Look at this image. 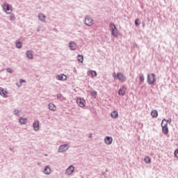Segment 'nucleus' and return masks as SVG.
Segmentation results:
<instances>
[{"mask_svg":"<svg viewBox=\"0 0 178 178\" xmlns=\"http://www.w3.org/2000/svg\"><path fill=\"white\" fill-rule=\"evenodd\" d=\"M0 95H1V97H3V98H6L9 95V92H8L6 89L0 88Z\"/></svg>","mask_w":178,"mask_h":178,"instance_id":"obj_9","label":"nucleus"},{"mask_svg":"<svg viewBox=\"0 0 178 178\" xmlns=\"http://www.w3.org/2000/svg\"><path fill=\"white\" fill-rule=\"evenodd\" d=\"M44 175H50L51 174V168H49V166H46L44 168Z\"/></svg>","mask_w":178,"mask_h":178,"instance_id":"obj_15","label":"nucleus"},{"mask_svg":"<svg viewBox=\"0 0 178 178\" xmlns=\"http://www.w3.org/2000/svg\"><path fill=\"white\" fill-rule=\"evenodd\" d=\"M151 115L152 116V118H158V111L156 110H153L151 112Z\"/></svg>","mask_w":178,"mask_h":178,"instance_id":"obj_22","label":"nucleus"},{"mask_svg":"<svg viewBox=\"0 0 178 178\" xmlns=\"http://www.w3.org/2000/svg\"><path fill=\"white\" fill-rule=\"evenodd\" d=\"M74 172V167L73 165H70L65 172V175H72Z\"/></svg>","mask_w":178,"mask_h":178,"instance_id":"obj_10","label":"nucleus"},{"mask_svg":"<svg viewBox=\"0 0 178 178\" xmlns=\"http://www.w3.org/2000/svg\"><path fill=\"white\" fill-rule=\"evenodd\" d=\"M2 8L3 12H5L7 15H10L12 13V5H9L8 3H4L2 4Z\"/></svg>","mask_w":178,"mask_h":178,"instance_id":"obj_2","label":"nucleus"},{"mask_svg":"<svg viewBox=\"0 0 178 178\" xmlns=\"http://www.w3.org/2000/svg\"><path fill=\"white\" fill-rule=\"evenodd\" d=\"M113 77L115 80H118L120 83H124L127 80L126 76L123 75L122 72H118L117 74L114 73Z\"/></svg>","mask_w":178,"mask_h":178,"instance_id":"obj_1","label":"nucleus"},{"mask_svg":"<svg viewBox=\"0 0 178 178\" xmlns=\"http://www.w3.org/2000/svg\"><path fill=\"white\" fill-rule=\"evenodd\" d=\"M39 17V20H41V22H45V16L44 14L42 13H40L38 15Z\"/></svg>","mask_w":178,"mask_h":178,"instance_id":"obj_21","label":"nucleus"},{"mask_svg":"<svg viewBox=\"0 0 178 178\" xmlns=\"http://www.w3.org/2000/svg\"><path fill=\"white\" fill-rule=\"evenodd\" d=\"M14 113H15V115H18V113H19V110H15Z\"/></svg>","mask_w":178,"mask_h":178,"instance_id":"obj_33","label":"nucleus"},{"mask_svg":"<svg viewBox=\"0 0 178 178\" xmlns=\"http://www.w3.org/2000/svg\"><path fill=\"white\" fill-rule=\"evenodd\" d=\"M106 144L109 145L112 143V138L111 137H106L104 139Z\"/></svg>","mask_w":178,"mask_h":178,"instance_id":"obj_20","label":"nucleus"},{"mask_svg":"<svg viewBox=\"0 0 178 178\" xmlns=\"http://www.w3.org/2000/svg\"><path fill=\"white\" fill-rule=\"evenodd\" d=\"M77 60H78V62H80L81 63H83V62L84 60V57L81 55H78Z\"/></svg>","mask_w":178,"mask_h":178,"instance_id":"obj_24","label":"nucleus"},{"mask_svg":"<svg viewBox=\"0 0 178 178\" xmlns=\"http://www.w3.org/2000/svg\"><path fill=\"white\" fill-rule=\"evenodd\" d=\"M19 82H20L21 84H22V83H26V81L23 79H20Z\"/></svg>","mask_w":178,"mask_h":178,"instance_id":"obj_35","label":"nucleus"},{"mask_svg":"<svg viewBox=\"0 0 178 178\" xmlns=\"http://www.w3.org/2000/svg\"><path fill=\"white\" fill-rule=\"evenodd\" d=\"M88 74H91L92 77H97V72L94 70H90L88 72Z\"/></svg>","mask_w":178,"mask_h":178,"instance_id":"obj_19","label":"nucleus"},{"mask_svg":"<svg viewBox=\"0 0 178 178\" xmlns=\"http://www.w3.org/2000/svg\"><path fill=\"white\" fill-rule=\"evenodd\" d=\"M26 56L29 58V59H33V53L31 51H26Z\"/></svg>","mask_w":178,"mask_h":178,"instance_id":"obj_23","label":"nucleus"},{"mask_svg":"<svg viewBox=\"0 0 178 178\" xmlns=\"http://www.w3.org/2000/svg\"><path fill=\"white\" fill-rule=\"evenodd\" d=\"M16 47H17V48H22V42H16Z\"/></svg>","mask_w":178,"mask_h":178,"instance_id":"obj_30","label":"nucleus"},{"mask_svg":"<svg viewBox=\"0 0 178 178\" xmlns=\"http://www.w3.org/2000/svg\"><path fill=\"white\" fill-rule=\"evenodd\" d=\"M166 121V119H163L161 123V127H168V122H165L164 124H163V122Z\"/></svg>","mask_w":178,"mask_h":178,"instance_id":"obj_26","label":"nucleus"},{"mask_svg":"<svg viewBox=\"0 0 178 178\" xmlns=\"http://www.w3.org/2000/svg\"><path fill=\"white\" fill-rule=\"evenodd\" d=\"M67 149H69V145H63L59 147L58 152H65V151H67Z\"/></svg>","mask_w":178,"mask_h":178,"instance_id":"obj_8","label":"nucleus"},{"mask_svg":"<svg viewBox=\"0 0 178 178\" xmlns=\"http://www.w3.org/2000/svg\"><path fill=\"white\" fill-rule=\"evenodd\" d=\"M112 118L114 119H118V118H119V113H118L117 111H113L112 112Z\"/></svg>","mask_w":178,"mask_h":178,"instance_id":"obj_18","label":"nucleus"},{"mask_svg":"<svg viewBox=\"0 0 178 178\" xmlns=\"http://www.w3.org/2000/svg\"><path fill=\"white\" fill-rule=\"evenodd\" d=\"M7 71L8 72V73H12L13 72L12 69L10 68L7 69Z\"/></svg>","mask_w":178,"mask_h":178,"instance_id":"obj_34","label":"nucleus"},{"mask_svg":"<svg viewBox=\"0 0 178 178\" xmlns=\"http://www.w3.org/2000/svg\"><path fill=\"white\" fill-rule=\"evenodd\" d=\"M144 162L146 163H151V158H149V156H145L144 159Z\"/></svg>","mask_w":178,"mask_h":178,"instance_id":"obj_25","label":"nucleus"},{"mask_svg":"<svg viewBox=\"0 0 178 178\" xmlns=\"http://www.w3.org/2000/svg\"><path fill=\"white\" fill-rule=\"evenodd\" d=\"M69 47L72 51H74L77 47V44L74 42H70Z\"/></svg>","mask_w":178,"mask_h":178,"instance_id":"obj_13","label":"nucleus"},{"mask_svg":"<svg viewBox=\"0 0 178 178\" xmlns=\"http://www.w3.org/2000/svg\"><path fill=\"white\" fill-rule=\"evenodd\" d=\"M134 23H135V26H136V27L140 26V24H141L139 19H135Z\"/></svg>","mask_w":178,"mask_h":178,"instance_id":"obj_28","label":"nucleus"},{"mask_svg":"<svg viewBox=\"0 0 178 178\" xmlns=\"http://www.w3.org/2000/svg\"><path fill=\"white\" fill-rule=\"evenodd\" d=\"M19 122L21 124H26L27 123V118H24L23 117H21L19 119Z\"/></svg>","mask_w":178,"mask_h":178,"instance_id":"obj_14","label":"nucleus"},{"mask_svg":"<svg viewBox=\"0 0 178 178\" xmlns=\"http://www.w3.org/2000/svg\"><path fill=\"white\" fill-rule=\"evenodd\" d=\"M91 95L92 97H97V91H95V90L92 91L91 92Z\"/></svg>","mask_w":178,"mask_h":178,"instance_id":"obj_31","label":"nucleus"},{"mask_svg":"<svg viewBox=\"0 0 178 178\" xmlns=\"http://www.w3.org/2000/svg\"><path fill=\"white\" fill-rule=\"evenodd\" d=\"M57 80H66L67 79V76L65 74L62 75H58L56 77Z\"/></svg>","mask_w":178,"mask_h":178,"instance_id":"obj_16","label":"nucleus"},{"mask_svg":"<svg viewBox=\"0 0 178 178\" xmlns=\"http://www.w3.org/2000/svg\"><path fill=\"white\" fill-rule=\"evenodd\" d=\"M139 80H140V83H143L144 81V80H145L144 75H140L139 77Z\"/></svg>","mask_w":178,"mask_h":178,"instance_id":"obj_29","label":"nucleus"},{"mask_svg":"<svg viewBox=\"0 0 178 178\" xmlns=\"http://www.w3.org/2000/svg\"><path fill=\"white\" fill-rule=\"evenodd\" d=\"M84 22L86 26H88L90 27L92 26V24H94V19L88 16H86Z\"/></svg>","mask_w":178,"mask_h":178,"instance_id":"obj_4","label":"nucleus"},{"mask_svg":"<svg viewBox=\"0 0 178 178\" xmlns=\"http://www.w3.org/2000/svg\"><path fill=\"white\" fill-rule=\"evenodd\" d=\"M162 127V133L166 136L169 133V128L166 127Z\"/></svg>","mask_w":178,"mask_h":178,"instance_id":"obj_17","label":"nucleus"},{"mask_svg":"<svg viewBox=\"0 0 178 178\" xmlns=\"http://www.w3.org/2000/svg\"><path fill=\"white\" fill-rule=\"evenodd\" d=\"M165 123H167V124L168 123L170 124V123H172V119L169 118L168 120H165Z\"/></svg>","mask_w":178,"mask_h":178,"instance_id":"obj_32","label":"nucleus"},{"mask_svg":"<svg viewBox=\"0 0 178 178\" xmlns=\"http://www.w3.org/2000/svg\"><path fill=\"white\" fill-rule=\"evenodd\" d=\"M126 90L127 88L126 86H122L118 90V95H120L121 97H123L126 94Z\"/></svg>","mask_w":178,"mask_h":178,"instance_id":"obj_7","label":"nucleus"},{"mask_svg":"<svg viewBox=\"0 0 178 178\" xmlns=\"http://www.w3.org/2000/svg\"><path fill=\"white\" fill-rule=\"evenodd\" d=\"M49 111H51L52 112H55L56 111V106L52 103H50L49 104Z\"/></svg>","mask_w":178,"mask_h":178,"instance_id":"obj_12","label":"nucleus"},{"mask_svg":"<svg viewBox=\"0 0 178 178\" xmlns=\"http://www.w3.org/2000/svg\"><path fill=\"white\" fill-rule=\"evenodd\" d=\"M112 35H114V37H118L119 35L118 28H116V26L113 23L112 24Z\"/></svg>","mask_w":178,"mask_h":178,"instance_id":"obj_6","label":"nucleus"},{"mask_svg":"<svg viewBox=\"0 0 178 178\" xmlns=\"http://www.w3.org/2000/svg\"><path fill=\"white\" fill-rule=\"evenodd\" d=\"M10 20L13 22V20L16 19V17H15V14H10L9 16Z\"/></svg>","mask_w":178,"mask_h":178,"instance_id":"obj_27","label":"nucleus"},{"mask_svg":"<svg viewBox=\"0 0 178 178\" xmlns=\"http://www.w3.org/2000/svg\"><path fill=\"white\" fill-rule=\"evenodd\" d=\"M155 81V74H149L147 75V84L152 86Z\"/></svg>","mask_w":178,"mask_h":178,"instance_id":"obj_3","label":"nucleus"},{"mask_svg":"<svg viewBox=\"0 0 178 178\" xmlns=\"http://www.w3.org/2000/svg\"><path fill=\"white\" fill-rule=\"evenodd\" d=\"M33 127L35 131H38V130H40V122L35 121L33 124Z\"/></svg>","mask_w":178,"mask_h":178,"instance_id":"obj_11","label":"nucleus"},{"mask_svg":"<svg viewBox=\"0 0 178 178\" xmlns=\"http://www.w3.org/2000/svg\"><path fill=\"white\" fill-rule=\"evenodd\" d=\"M76 104L79 105V106H80V108H84V106H86V100L80 97L77 98Z\"/></svg>","mask_w":178,"mask_h":178,"instance_id":"obj_5","label":"nucleus"}]
</instances>
